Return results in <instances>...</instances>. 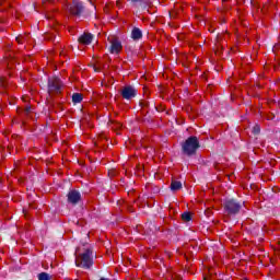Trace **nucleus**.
Wrapping results in <instances>:
<instances>
[{
  "mask_svg": "<svg viewBox=\"0 0 280 280\" xmlns=\"http://www.w3.org/2000/svg\"><path fill=\"white\" fill-rule=\"evenodd\" d=\"M75 266L79 268H91L93 266V257L91 256V249L84 248L82 252L80 247L75 250Z\"/></svg>",
  "mask_w": 280,
  "mask_h": 280,
  "instance_id": "1",
  "label": "nucleus"
},
{
  "mask_svg": "<svg viewBox=\"0 0 280 280\" xmlns=\"http://www.w3.org/2000/svg\"><path fill=\"white\" fill-rule=\"evenodd\" d=\"M198 148H200V144L198 143V138L196 137L188 138L183 144V150L185 154H188V156L196 154V150H198Z\"/></svg>",
  "mask_w": 280,
  "mask_h": 280,
  "instance_id": "2",
  "label": "nucleus"
},
{
  "mask_svg": "<svg viewBox=\"0 0 280 280\" xmlns=\"http://www.w3.org/2000/svg\"><path fill=\"white\" fill-rule=\"evenodd\" d=\"M61 86L62 83L60 82V79L52 78L48 82V93H60Z\"/></svg>",
  "mask_w": 280,
  "mask_h": 280,
  "instance_id": "3",
  "label": "nucleus"
},
{
  "mask_svg": "<svg viewBox=\"0 0 280 280\" xmlns=\"http://www.w3.org/2000/svg\"><path fill=\"white\" fill-rule=\"evenodd\" d=\"M121 95L124 100H132V97H137V89L127 85L121 90Z\"/></svg>",
  "mask_w": 280,
  "mask_h": 280,
  "instance_id": "4",
  "label": "nucleus"
},
{
  "mask_svg": "<svg viewBox=\"0 0 280 280\" xmlns=\"http://www.w3.org/2000/svg\"><path fill=\"white\" fill-rule=\"evenodd\" d=\"M124 49V46L121 45V42H119V39H112L110 40V46H109V52L117 55L120 54L121 50Z\"/></svg>",
  "mask_w": 280,
  "mask_h": 280,
  "instance_id": "5",
  "label": "nucleus"
},
{
  "mask_svg": "<svg viewBox=\"0 0 280 280\" xmlns=\"http://www.w3.org/2000/svg\"><path fill=\"white\" fill-rule=\"evenodd\" d=\"M225 210L228 213H237L240 211V203L235 202V200L231 199L225 202Z\"/></svg>",
  "mask_w": 280,
  "mask_h": 280,
  "instance_id": "6",
  "label": "nucleus"
},
{
  "mask_svg": "<svg viewBox=\"0 0 280 280\" xmlns=\"http://www.w3.org/2000/svg\"><path fill=\"white\" fill-rule=\"evenodd\" d=\"M81 195L78 190H70L68 192V202L71 205H78L80 202Z\"/></svg>",
  "mask_w": 280,
  "mask_h": 280,
  "instance_id": "7",
  "label": "nucleus"
},
{
  "mask_svg": "<svg viewBox=\"0 0 280 280\" xmlns=\"http://www.w3.org/2000/svg\"><path fill=\"white\" fill-rule=\"evenodd\" d=\"M69 12L74 16H78V14L82 12V3H80L78 0H74L73 4L69 8Z\"/></svg>",
  "mask_w": 280,
  "mask_h": 280,
  "instance_id": "8",
  "label": "nucleus"
},
{
  "mask_svg": "<svg viewBox=\"0 0 280 280\" xmlns=\"http://www.w3.org/2000/svg\"><path fill=\"white\" fill-rule=\"evenodd\" d=\"M79 43L81 45H91V43H93V35L90 33H84L79 37Z\"/></svg>",
  "mask_w": 280,
  "mask_h": 280,
  "instance_id": "9",
  "label": "nucleus"
},
{
  "mask_svg": "<svg viewBox=\"0 0 280 280\" xmlns=\"http://www.w3.org/2000/svg\"><path fill=\"white\" fill-rule=\"evenodd\" d=\"M171 189L172 191H178L179 189H183V184L180 182L173 180L171 183Z\"/></svg>",
  "mask_w": 280,
  "mask_h": 280,
  "instance_id": "10",
  "label": "nucleus"
},
{
  "mask_svg": "<svg viewBox=\"0 0 280 280\" xmlns=\"http://www.w3.org/2000/svg\"><path fill=\"white\" fill-rule=\"evenodd\" d=\"M142 34H141V30L139 28H133L131 32V38H133V40H139V38H141Z\"/></svg>",
  "mask_w": 280,
  "mask_h": 280,
  "instance_id": "11",
  "label": "nucleus"
},
{
  "mask_svg": "<svg viewBox=\"0 0 280 280\" xmlns=\"http://www.w3.org/2000/svg\"><path fill=\"white\" fill-rule=\"evenodd\" d=\"M72 102H73V104H80V102H82V94H80V93L73 94Z\"/></svg>",
  "mask_w": 280,
  "mask_h": 280,
  "instance_id": "12",
  "label": "nucleus"
},
{
  "mask_svg": "<svg viewBox=\"0 0 280 280\" xmlns=\"http://www.w3.org/2000/svg\"><path fill=\"white\" fill-rule=\"evenodd\" d=\"M182 220H183L184 222H189V221L191 220V213H189V212H184V213L182 214Z\"/></svg>",
  "mask_w": 280,
  "mask_h": 280,
  "instance_id": "13",
  "label": "nucleus"
},
{
  "mask_svg": "<svg viewBox=\"0 0 280 280\" xmlns=\"http://www.w3.org/2000/svg\"><path fill=\"white\" fill-rule=\"evenodd\" d=\"M38 280H50L48 273L42 272L38 275Z\"/></svg>",
  "mask_w": 280,
  "mask_h": 280,
  "instance_id": "14",
  "label": "nucleus"
},
{
  "mask_svg": "<svg viewBox=\"0 0 280 280\" xmlns=\"http://www.w3.org/2000/svg\"><path fill=\"white\" fill-rule=\"evenodd\" d=\"M259 130H260V128L258 125L254 126V128H253L254 135H259Z\"/></svg>",
  "mask_w": 280,
  "mask_h": 280,
  "instance_id": "15",
  "label": "nucleus"
},
{
  "mask_svg": "<svg viewBox=\"0 0 280 280\" xmlns=\"http://www.w3.org/2000/svg\"><path fill=\"white\" fill-rule=\"evenodd\" d=\"M133 3H137L138 1H141V0H131Z\"/></svg>",
  "mask_w": 280,
  "mask_h": 280,
  "instance_id": "16",
  "label": "nucleus"
},
{
  "mask_svg": "<svg viewBox=\"0 0 280 280\" xmlns=\"http://www.w3.org/2000/svg\"><path fill=\"white\" fill-rule=\"evenodd\" d=\"M30 110H31V108H30V107H27V108H26V113H30Z\"/></svg>",
  "mask_w": 280,
  "mask_h": 280,
  "instance_id": "17",
  "label": "nucleus"
},
{
  "mask_svg": "<svg viewBox=\"0 0 280 280\" xmlns=\"http://www.w3.org/2000/svg\"><path fill=\"white\" fill-rule=\"evenodd\" d=\"M16 40H18V43H21V40L19 39V37H16Z\"/></svg>",
  "mask_w": 280,
  "mask_h": 280,
  "instance_id": "18",
  "label": "nucleus"
}]
</instances>
